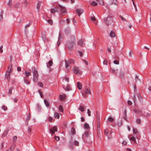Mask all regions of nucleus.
<instances>
[{"label": "nucleus", "instance_id": "nucleus-22", "mask_svg": "<svg viewBox=\"0 0 151 151\" xmlns=\"http://www.w3.org/2000/svg\"><path fill=\"white\" fill-rule=\"evenodd\" d=\"M97 122H98V123L97 124V130H99L100 129V120H99H99H97Z\"/></svg>", "mask_w": 151, "mask_h": 151}, {"label": "nucleus", "instance_id": "nucleus-61", "mask_svg": "<svg viewBox=\"0 0 151 151\" xmlns=\"http://www.w3.org/2000/svg\"><path fill=\"white\" fill-rule=\"evenodd\" d=\"M19 3H17V4H16L15 5V7H16V8H17L19 6Z\"/></svg>", "mask_w": 151, "mask_h": 151}, {"label": "nucleus", "instance_id": "nucleus-18", "mask_svg": "<svg viewBox=\"0 0 151 151\" xmlns=\"http://www.w3.org/2000/svg\"><path fill=\"white\" fill-rule=\"evenodd\" d=\"M83 40L82 39H81L79 40L78 42V44L80 46H82L83 45Z\"/></svg>", "mask_w": 151, "mask_h": 151}, {"label": "nucleus", "instance_id": "nucleus-30", "mask_svg": "<svg viewBox=\"0 0 151 151\" xmlns=\"http://www.w3.org/2000/svg\"><path fill=\"white\" fill-rule=\"evenodd\" d=\"M1 108L2 109L5 111H6L7 110V107L4 105L2 106Z\"/></svg>", "mask_w": 151, "mask_h": 151}, {"label": "nucleus", "instance_id": "nucleus-55", "mask_svg": "<svg viewBox=\"0 0 151 151\" xmlns=\"http://www.w3.org/2000/svg\"><path fill=\"white\" fill-rule=\"evenodd\" d=\"M2 48H3V46L1 45L0 47V52H3V50H2Z\"/></svg>", "mask_w": 151, "mask_h": 151}, {"label": "nucleus", "instance_id": "nucleus-1", "mask_svg": "<svg viewBox=\"0 0 151 151\" xmlns=\"http://www.w3.org/2000/svg\"><path fill=\"white\" fill-rule=\"evenodd\" d=\"M75 38L74 36L71 37L70 41L67 44V45L69 49L71 48L74 45L75 42Z\"/></svg>", "mask_w": 151, "mask_h": 151}, {"label": "nucleus", "instance_id": "nucleus-25", "mask_svg": "<svg viewBox=\"0 0 151 151\" xmlns=\"http://www.w3.org/2000/svg\"><path fill=\"white\" fill-rule=\"evenodd\" d=\"M79 109L81 111H84V108L83 106H80L79 107Z\"/></svg>", "mask_w": 151, "mask_h": 151}, {"label": "nucleus", "instance_id": "nucleus-14", "mask_svg": "<svg viewBox=\"0 0 151 151\" xmlns=\"http://www.w3.org/2000/svg\"><path fill=\"white\" fill-rule=\"evenodd\" d=\"M85 92L86 94H90L91 93V91L90 89L87 88L85 90Z\"/></svg>", "mask_w": 151, "mask_h": 151}, {"label": "nucleus", "instance_id": "nucleus-24", "mask_svg": "<svg viewBox=\"0 0 151 151\" xmlns=\"http://www.w3.org/2000/svg\"><path fill=\"white\" fill-rule=\"evenodd\" d=\"M91 4L94 6H97L98 5V4L94 1H92L91 3Z\"/></svg>", "mask_w": 151, "mask_h": 151}, {"label": "nucleus", "instance_id": "nucleus-48", "mask_svg": "<svg viewBox=\"0 0 151 151\" xmlns=\"http://www.w3.org/2000/svg\"><path fill=\"white\" fill-rule=\"evenodd\" d=\"M136 122L138 124H140L141 123V120L139 119H138L136 120Z\"/></svg>", "mask_w": 151, "mask_h": 151}, {"label": "nucleus", "instance_id": "nucleus-39", "mask_svg": "<svg viewBox=\"0 0 151 151\" xmlns=\"http://www.w3.org/2000/svg\"><path fill=\"white\" fill-rule=\"evenodd\" d=\"M84 127L86 129H88L89 128V125L87 124H85L84 125Z\"/></svg>", "mask_w": 151, "mask_h": 151}, {"label": "nucleus", "instance_id": "nucleus-2", "mask_svg": "<svg viewBox=\"0 0 151 151\" xmlns=\"http://www.w3.org/2000/svg\"><path fill=\"white\" fill-rule=\"evenodd\" d=\"M104 22L107 25H109L112 23L113 22L112 17L110 16H108L105 18L104 19Z\"/></svg>", "mask_w": 151, "mask_h": 151}, {"label": "nucleus", "instance_id": "nucleus-64", "mask_svg": "<svg viewBox=\"0 0 151 151\" xmlns=\"http://www.w3.org/2000/svg\"><path fill=\"white\" fill-rule=\"evenodd\" d=\"M91 19L93 21H95L96 20V19L95 17H91Z\"/></svg>", "mask_w": 151, "mask_h": 151}, {"label": "nucleus", "instance_id": "nucleus-31", "mask_svg": "<svg viewBox=\"0 0 151 151\" xmlns=\"http://www.w3.org/2000/svg\"><path fill=\"white\" fill-rule=\"evenodd\" d=\"M130 139L131 141H132L134 142H135L136 141L135 138L134 137H131Z\"/></svg>", "mask_w": 151, "mask_h": 151}, {"label": "nucleus", "instance_id": "nucleus-62", "mask_svg": "<svg viewBox=\"0 0 151 151\" xmlns=\"http://www.w3.org/2000/svg\"><path fill=\"white\" fill-rule=\"evenodd\" d=\"M17 70L18 71H19L21 70V68L19 67H17Z\"/></svg>", "mask_w": 151, "mask_h": 151}, {"label": "nucleus", "instance_id": "nucleus-32", "mask_svg": "<svg viewBox=\"0 0 151 151\" xmlns=\"http://www.w3.org/2000/svg\"><path fill=\"white\" fill-rule=\"evenodd\" d=\"M68 61L70 63H75V60L72 59H69Z\"/></svg>", "mask_w": 151, "mask_h": 151}, {"label": "nucleus", "instance_id": "nucleus-27", "mask_svg": "<svg viewBox=\"0 0 151 151\" xmlns=\"http://www.w3.org/2000/svg\"><path fill=\"white\" fill-rule=\"evenodd\" d=\"M25 76H28L31 75V73L30 72L27 71H26L25 72Z\"/></svg>", "mask_w": 151, "mask_h": 151}, {"label": "nucleus", "instance_id": "nucleus-56", "mask_svg": "<svg viewBox=\"0 0 151 151\" xmlns=\"http://www.w3.org/2000/svg\"><path fill=\"white\" fill-rule=\"evenodd\" d=\"M127 144V143L126 142V141H123L122 143V144L123 145H126Z\"/></svg>", "mask_w": 151, "mask_h": 151}, {"label": "nucleus", "instance_id": "nucleus-17", "mask_svg": "<svg viewBox=\"0 0 151 151\" xmlns=\"http://www.w3.org/2000/svg\"><path fill=\"white\" fill-rule=\"evenodd\" d=\"M65 95H60L59 96V98L60 99L61 101H63L65 99Z\"/></svg>", "mask_w": 151, "mask_h": 151}, {"label": "nucleus", "instance_id": "nucleus-38", "mask_svg": "<svg viewBox=\"0 0 151 151\" xmlns=\"http://www.w3.org/2000/svg\"><path fill=\"white\" fill-rule=\"evenodd\" d=\"M71 133L73 134H74L75 133V130L74 128H72L71 130Z\"/></svg>", "mask_w": 151, "mask_h": 151}, {"label": "nucleus", "instance_id": "nucleus-47", "mask_svg": "<svg viewBox=\"0 0 151 151\" xmlns=\"http://www.w3.org/2000/svg\"><path fill=\"white\" fill-rule=\"evenodd\" d=\"M74 145L76 146H78L79 145V142L77 141H74Z\"/></svg>", "mask_w": 151, "mask_h": 151}, {"label": "nucleus", "instance_id": "nucleus-26", "mask_svg": "<svg viewBox=\"0 0 151 151\" xmlns=\"http://www.w3.org/2000/svg\"><path fill=\"white\" fill-rule=\"evenodd\" d=\"M24 81L27 84H29L30 83V81L27 78L24 79Z\"/></svg>", "mask_w": 151, "mask_h": 151}, {"label": "nucleus", "instance_id": "nucleus-3", "mask_svg": "<svg viewBox=\"0 0 151 151\" xmlns=\"http://www.w3.org/2000/svg\"><path fill=\"white\" fill-rule=\"evenodd\" d=\"M32 71L33 75L34 81H36L37 79L38 76L37 69L35 67L32 68Z\"/></svg>", "mask_w": 151, "mask_h": 151}, {"label": "nucleus", "instance_id": "nucleus-23", "mask_svg": "<svg viewBox=\"0 0 151 151\" xmlns=\"http://www.w3.org/2000/svg\"><path fill=\"white\" fill-rule=\"evenodd\" d=\"M44 103H45V105L47 106H49L50 103H49V102L48 101H47V100H44Z\"/></svg>", "mask_w": 151, "mask_h": 151}, {"label": "nucleus", "instance_id": "nucleus-6", "mask_svg": "<svg viewBox=\"0 0 151 151\" xmlns=\"http://www.w3.org/2000/svg\"><path fill=\"white\" fill-rule=\"evenodd\" d=\"M59 7L60 9V12L61 14L66 13V11L65 8L59 5Z\"/></svg>", "mask_w": 151, "mask_h": 151}, {"label": "nucleus", "instance_id": "nucleus-4", "mask_svg": "<svg viewBox=\"0 0 151 151\" xmlns=\"http://www.w3.org/2000/svg\"><path fill=\"white\" fill-rule=\"evenodd\" d=\"M73 71L74 73L77 75H81L82 73V72L78 68L76 67H74L73 68Z\"/></svg>", "mask_w": 151, "mask_h": 151}, {"label": "nucleus", "instance_id": "nucleus-53", "mask_svg": "<svg viewBox=\"0 0 151 151\" xmlns=\"http://www.w3.org/2000/svg\"><path fill=\"white\" fill-rule=\"evenodd\" d=\"M47 22L50 24H52V21L51 20H47Z\"/></svg>", "mask_w": 151, "mask_h": 151}, {"label": "nucleus", "instance_id": "nucleus-5", "mask_svg": "<svg viewBox=\"0 0 151 151\" xmlns=\"http://www.w3.org/2000/svg\"><path fill=\"white\" fill-rule=\"evenodd\" d=\"M109 5L110 6L115 5L117 6L118 5V3L117 0H111Z\"/></svg>", "mask_w": 151, "mask_h": 151}, {"label": "nucleus", "instance_id": "nucleus-33", "mask_svg": "<svg viewBox=\"0 0 151 151\" xmlns=\"http://www.w3.org/2000/svg\"><path fill=\"white\" fill-rule=\"evenodd\" d=\"M108 63V60L106 59H105L103 62V63L104 65H107Z\"/></svg>", "mask_w": 151, "mask_h": 151}, {"label": "nucleus", "instance_id": "nucleus-49", "mask_svg": "<svg viewBox=\"0 0 151 151\" xmlns=\"http://www.w3.org/2000/svg\"><path fill=\"white\" fill-rule=\"evenodd\" d=\"M49 122H52L53 120V118L51 117H49Z\"/></svg>", "mask_w": 151, "mask_h": 151}, {"label": "nucleus", "instance_id": "nucleus-13", "mask_svg": "<svg viewBox=\"0 0 151 151\" xmlns=\"http://www.w3.org/2000/svg\"><path fill=\"white\" fill-rule=\"evenodd\" d=\"M58 9L57 8H54L50 9V12L51 13H54L56 12H58Z\"/></svg>", "mask_w": 151, "mask_h": 151}, {"label": "nucleus", "instance_id": "nucleus-46", "mask_svg": "<svg viewBox=\"0 0 151 151\" xmlns=\"http://www.w3.org/2000/svg\"><path fill=\"white\" fill-rule=\"evenodd\" d=\"M91 112L90 111V110H89V109H88L87 110V113H88V116H91Z\"/></svg>", "mask_w": 151, "mask_h": 151}, {"label": "nucleus", "instance_id": "nucleus-12", "mask_svg": "<svg viewBox=\"0 0 151 151\" xmlns=\"http://www.w3.org/2000/svg\"><path fill=\"white\" fill-rule=\"evenodd\" d=\"M12 70V65H10L8 66V70L7 71V73H10Z\"/></svg>", "mask_w": 151, "mask_h": 151}, {"label": "nucleus", "instance_id": "nucleus-37", "mask_svg": "<svg viewBox=\"0 0 151 151\" xmlns=\"http://www.w3.org/2000/svg\"><path fill=\"white\" fill-rule=\"evenodd\" d=\"M104 134L106 136L108 134V131L106 129H105L104 130Z\"/></svg>", "mask_w": 151, "mask_h": 151}, {"label": "nucleus", "instance_id": "nucleus-8", "mask_svg": "<svg viewBox=\"0 0 151 151\" xmlns=\"http://www.w3.org/2000/svg\"><path fill=\"white\" fill-rule=\"evenodd\" d=\"M76 12L78 15L80 17V15L83 13V10L81 9H78L76 10Z\"/></svg>", "mask_w": 151, "mask_h": 151}, {"label": "nucleus", "instance_id": "nucleus-42", "mask_svg": "<svg viewBox=\"0 0 151 151\" xmlns=\"http://www.w3.org/2000/svg\"><path fill=\"white\" fill-rule=\"evenodd\" d=\"M38 85H39L40 87H43V84L42 82H38Z\"/></svg>", "mask_w": 151, "mask_h": 151}, {"label": "nucleus", "instance_id": "nucleus-28", "mask_svg": "<svg viewBox=\"0 0 151 151\" xmlns=\"http://www.w3.org/2000/svg\"><path fill=\"white\" fill-rule=\"evenodd\" d=\"M133 133L134 134H137L138 133V131L136 129H133Z\"/></svg>", "mask_w": 151, "mask_h": 151}, {"label": "nucleus", "instance_id": "nucleus-35", "mask_svg": "<svg viewBox=\"0 0 151 151\" xmlns=\"http://www.w3.org/2000/svg\"><path fill=\"white\" fill-rule=\"evenodd\" d=\"M135 79L136 83H137L138 81H139V78L138 76H136Z\"/></svg>", "mask_w": 151, "mask_h": 151}, {"label": "nucleus", "instance_id": "nucleus-20", "mask_svg": "<svg viewBox=\"0 0 151 151\" xmlns=\"http://www.w3.org/2000/svg\"><path fill=\"white\" fill-rule=\"evenodd\" d=\"M10 73H6V77L7 78L8 81H9L10 79Z\"/></svg>", "mask_w": 151, "mask_h": 151}, {"label": "nucleus", "instance_id": "nucleus-9", "mask_svg": "<svg viewBox=\"0 0 151 151\" xmlns=\"http://www.w3.org/2000/svg\"><path fill=\"white\" fill-rule=\"evenodd\" d=\"M57 127H54L52 128H51L50 129V132L52 134H53L55 133V132H57Z\"/></svg>", "mask_w": 151, "mask_h": 151}, {"label": "nucleus", "instance_id": "nucleus-50", "mask_svg": "<svg viewBox=\"0 0 151 151\" xmlns=\"http://www.w3.org/2000/svg\"><path fill=\"white\" fill-rule=\"evenodd\" d=\"M4 142H2L1 144V149H2L4 147Z\"/></svg>", "mask_w": 151, "mask_h": 151}, {"label": "nucleus", "instance_id": "nucleus-36", "mask_svg": "<svg viewBox=\"0 0 151 151\" xmlns=\"http://www.w3.org/2000/svg\"><path fill=\"white\" fill-rule=\"evenodd\" d=\"M16 145L15 144H13L12 146L10 147V148L11 149L12 151H13L14 150L15 147Z\"/></svg>", "mask_w": 151, "mask_h": 151}, {"label": "nucleus", "instance_id": "nucleus-29", "mask_svg": "<svg viewBox=\"0 0 151 151\" xmlns=\"http://www.w3.org/2000/svg\"><path fill=\"white\" fill-rule=\"evenodd\" d=\"M108 120L110 122H113L114 121V119L113 118L110 117L108 118Z\"/></svg>", "mask_w": 151, "mask_h": 151}, {"label": "nucleus", "instance_id": "nucleus-51", "mask_svg": "<svg viewBox=\"0 0 151 151\" xmlns=\"http://www.w3.org/2000/svg\"><path fill=\"white\" fill-rule=\"evenodd\" d=\"M127 103L128 105H131L132 104V101H131L130 100H129L127 101Z\"/></svg>", "mask_w": 151, "mask_h": 151}, {"label": "nucleus", "instance_id": "nucleus-21", "mask_svg": "<svg viewBox=\"0 0 151 151\" xmlns=\"http://www.w3.org/2000/svg\"><path fill=\"white\" fill-rule=\"evenodd\" d=\"M65 67L66 68H67L68 67H69V64L70 63L68 61L66 60L65 61Z\"/></svg>", "mask_w": 151, "mask_h": 151}, {"label": "nucleus", "instance_id": "nucleus-59", "mask_svg": "<svg viewBox=\"0 0 151 151\" xmlns=\"http://www.w3.org/2000/svg\"><path fill=\"white\" fill-rule=\"evenodd\" d=\"M8 4H9V5H10V6H11L12 5V1H11V0H9Z\"/></svg>", "mask_w": 151, "mask_h": 151}, {"label": "nucleus", "instance_id": "nucleus-54", "mask_svg": "<svg viewBox=\"0 0 151 151\" xmlns=\"http://www.w3.org/2000/svg\"><path fill=\"white\" fill-rule=\"evenodd\" d=\"M127 27L128 28L131 29L132 27V25L130 24H129L127 26Z\"/></svg>", "mask_w": 151, "mask_h": 151}, {"label": "nucleus", "instance_id": "nucleus-16", "mask_svg": "<svg viewBox=\"0 0 151 151\" xmlns=\"http://www.w3.org/2000/svg\"><path fill=\"white\" fill-rule=\"evenodd\" d=\"M82 84L81 83L78 82L77 83V87L79 90H81V88Z\"/></svg>", "mask_w": 151, "mask_h": 151}, {"label": "nucleus", "instance_id": "nucleus-11", "mask_svg": "<svg viewBox=\"0 0 151 151\" xmlns=\"http://www.w3.org/2000/svg\"><path fill=\"white\" fill-rule=\"evenodd\" d=\"M9 130V129H7L3 133L2 135V138L5 137L6 136L8 133Z\"/></svg>", "mask_w": 151, "mask_h": 151}, {"label": "nucleus", "instance_id": "nucleus-34", "mask_svg": "<svg viewBox=\"0 0 151 151\" xmlns=\"http://www.w3.org/2000/svg\"><path fill=\"white\" fill-rule=\"evenodd\" d=\"M59 110L61 112H63V107L61 106L60 105L59 107Z\"/></svg>", "mask_w": 151, "mask_h": 151}, {"label": "nucleus", "instance_id": "nucleus-15", "mask_svg": "<svg viewBox=\"0 0 151 151\" xmlns=\"http://www.w3.org/2000/svg\"><path fill=\"white\" fill-rule=\"evenodd\" d=\"M31 117V115L30 113H29L27 116L26 119V121L27 122V124H28V122L30 120Z\"/></svg>", "mask_w": 151, "mask_h": 151}, {"label": "nucleus", "instance_id": "nucleus-44", "mask_svg": "<svg viewBox=\"0 0 151 151\" xmlns=\"http://www.w3.org/2000/svg\"><path fill=\"white\" fill-rule=\"evenodd\" d=\"M48 64L49 66H51L52 65V61H49Z\"/></svg>", "mask_w": 151, "mask_h": 151}, {"label": "nucleus", "instance_id": "nucleus-58", "mask_svg": "<svg viewBox=\"0 0 151 151\" xmlns=\"http://www.w3.org/2000/svg\"><path fill=\"white\" fill-rule=\"evenodd\" d=\"M124 116H127V111L126 110H124Z\"/></svg>", "mask_w": 151, "mask_h": 151}, {"label": "nucleus", "instance_id": "nucleus-10", "mask_svg": "<svg viewBox=\"0 0 151 151\" xmlns=\"http://www.w3.org/2000/svg\"><path fill=\"white\" fill-rule=\"evenodd\" d=\"M109 35L112 38L115 37L116 36L115 32L114 30L111 31Z\"/></svg>", "mask_w": 151, "mask_h": 151}, {"label": "nucleus", "instance_id": "nucleus-40", "mask_svg": "<svg viewBox=\"0 0 151 151\" xmlns=\"http://www.w3.org/2000/svg\"><path fill=\"white\" fill-rule=\"evenodd\" d=\"M63 81H65L67 82H68L69 81V79L67 77H65L63 79Z\"/></svg>", "mask_w": 151, "mask_h": 151}, {"label": "nucleus", "instance_id": "nucleus-7", "mask_svg": "<svg viewBox=\"0 0 151 151\" xmlns=\"http://www.w3.org/2000/svg\"><path fill=\"white\" fill-rule=\"evenodd\" d=\"M89 137V135L88 132H85L83 135V138L84 140H87V139Z\"/></svg>", "mask_w": 151, "mask_h": 151}, {"label": "nucleus", "instance_id": "nucleus-41", "mask_svg": "<svg viewBox=\"0 0 151 151\" xmlns=\"http://www.w3.org/2000/svg\"><path fill=\"white\" fill-rule=\"evenodd\" d=\"M41 5V3L40 2H39L38 3L37 6V8L39 10L40 6Z\"/></svg>", "mask_w": 151, "mask_h": 151}, {"label": "nucleus", "instance_id": "nucleus-63", "mask_svg": "<svg viewBox=\"0 0 151 151\" xmlns=\"http://www.w3.org/2000/svg\"><path fill=\"white\" fill-rule=\"evenodd\" d=\"M62 37L61 35L60 34L58 37V40H60L62 38Z\"/></svg>", "mask_w": 151, "mask_h": 151}, {"label": "nucleus", "instance_id": "nucleus-52", "mask_svg": "<svg viewBox=\"0 0 151 151\" xmlns=\"http://www.w3.org/2000/svg\"><path fill=\"white\" fill-rule=\"evenodd\" d=\"M120 17L121 19H122V20L123 21H126V20L125 19H124V18H123L122 17V16H120Z\"/></svg>", "mask_w": 151, "mask_h": 151}, {"label": "nucleus", "instance_id": "nucleus-19", "mask_svg": "<svg viewBox=\"0 0 151 151\" xmlns=\"http://www.w3.org/2000/svg\"><path fill=\"white\" fill-rule=\"evenodd\" d=\"M54 117L55 118L59 119L60 117L59 114L57 112H55L54 114Z\"/></svg>", "mask_w": 151, "mask_h": 151}, {"label": "nucleus", "instance_id": "nucleus-45", "mask_svg": "<svg viewBox=\"0 0 151 151\" xmlns=\"http://www.w3.org/2000/svg\"><path fill=\"white\" fill-rule=\"evenodd\" d=\"M114 63L115 64L117 65H118L119 64V62L117 60H115L114 61Z\"/></svg>", "mask_w": 151, "mask_h": 151}, {"label": "nucleus", "instance_id": "nucleus-43", "mask_svg": "<svg viewBox=\"0 0 151 151\" xmlns=\"http://www.w3.org/2000/svg\"><path fill=\"white\" fill-rule=\"evenodd\" d=\"M54 138L57 141H59L60 139L59 137L58 136H55L54 137Z\"/></svg>", "mask_w": 151, "mask_h": 151}, {"label": "nucleus", "instance_id": "nucleus-57", "mask_svg": "<svg viewBox=\"0 0 151 151\" xmlns=\"http://www.w3.org/2000/svg\"><path fill=\"white\" fill-rule=\"evenodd\" d=\"M132 2H133V4L134 7V8H135V10H136V11L137 10V9H136V5L135 4L134 1L133 0H132Z\"/></svg>", "mask_w": 151, "mask_h": 151}, {"label": "nucleus", "instance_id": "nucleus-60", "mask_svg": "<svg viewBox=\"0 0 151 151\" xmlns=\"http://www.w3.org/2000/svg\"><path fill=\"white\" fill-rule=\"evenodd\" d=\"M111 71L112 73H113L114 74H116V71L114 70H111Z\"/></svg>", "mask_w": 151, "mask_h": 151}]
</instances>
